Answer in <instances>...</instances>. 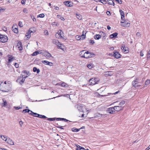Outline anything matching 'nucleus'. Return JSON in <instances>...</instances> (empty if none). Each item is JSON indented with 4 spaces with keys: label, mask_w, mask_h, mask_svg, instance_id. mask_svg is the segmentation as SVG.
<instances>
[{
    "label": "nucleus",
    "mask_w": 150,
    "mask_h": 150,
    "mask_svg": "<svg viewBox=\"0 0 150 150\" xmlns=\"http://www.w3.org/2000/svg\"><path fill=\"white\" fill-rule=\"evenodd\" d=\"M26 1L25 0H22L21 1V3L22 4H24Z\"/></svg>",
    "instance_id": "obj_58"
},
{
    "label": "nucleus",
    "mask_w": 150,
    "mask_h": 150,
    "mask_svg": "<svg viewBox=\"0 0 150 150\" xmlns=\"http://www.w3.org/2000/svg\"><path fill=\"white\" fill-rule=\"evenodd\" d=\"M96 116L98 117H100L102 116V115L100 114L99 113H97L95 114Z\"/></svg>",
    "instance_id": "obj_52"
},
{
    "label": "nucleus",
    "mask_w": 150,
    "mask_h": 150,
    "mask_svg": "<svg viewBox=\"0 0 150 150\" xmlns=\"http://www.w3.org/2000/svg\"><path fill=\"white\" fill-rule=\"evenodd\" d=\"M120 14L121 16V19L124 21L123 18H124V13L123 11L122 10H120L119 11Z\"/></svg>",
    "instance_id": "obj_20"
},
{
    "label": "nucleus",
    "mask_w": 150,
    "mask_h": 150,
    "mask_svg": "<svg viewBox=\"0 0 150 150\" xmlns=\"http://www.w3.org/2000/svg\"><path fill=\"white\" fill-rule=\"evenodd\" d=\"M18 48L19 49V50H22L23 49V47H22V44L21 43H18Z\"/></svg>",
    "instance_id": "obj_29"
},
{
    "label": "nucleus",
    "mask_w": 150,
    "mask_h": 150,
    "mask_svg": "<svg viewBox=\"0 0 150 150\" xmlns=\"http://www.w3.org/2000/svg\"><path fill=\"white\" fill-rule=\"evenodd\" d=\"M64 4L68 7H71L72 6L73 4L71 1H67L64 2Z\"/></svg>",
    "instance_id": "obj_13"
},
{
    "label": "nucleus",
    "mask_w": 150,
    "mask_h": 150,
    "mask_svg": "<svg viewBox=\"0 0 150 150\" xmlns=\"http://www.w3.org/2000/svg\"><path fill=\"white\" fill-rule=\"evenodd\" d=\"M23 76H25V75L21 74V76L18 77L16 81L17 82H19L21 84L23 83L25 80Z\"/></svg>",
    "instance_id": "obj_6"
},
{
    "label": "nucleus",
    "mask_w": 150,
    "mask_h": 150,
    "mask_svg": "<svg viewBox=\"0 0 150 150\" xmlns=\"http://www.w3.org/2000/svg\"><path fill=\"white\" fill-rule=\"evenodd\" d=\"M121 25L125 27H129L130 26V23L124 20L121 22Z\"/></svg>",
    "instance_id": "obj_5"
},
{
    "label": "nucleus",
    "mask_w": 150,
    "mask_h": 150,
    "mask_svg": "<svg viewBox=\"0 0 150 150\" xmlns=\"http://www.w3.org/2000/svg\"><path fill=\"white\" fill-rule=\"evenodd\" d=\"M94 38L96 40H99L101 38V37L99 35H95Z\"/></svg>",
    "instance_id": "obj_28"
},
{
    "label": "nucleus",
    "mask_w": 150,
    "mask_h": 150,
    "mask_svg": "<svg viewBox=\"0 0 150 150\" xmlns=\"http://www.w3.org/2000/svg\"><path fill=\"white\" fill-rule=\"evenodd\" d=\"M8 40L7 36L1 35L0 37V42L2 43H5L7 42Z\"/></svg>",
    "instance_id": "obj_7"
},
{
    "label": "nucleus",
    "mask_w": 150,
    "mask_h": 150,
    "mask_svg": "<svg viewBox=\"0 0 150 150\" xmlns=\"http://www.w3.org/2000/svg\"><path fill=\"white\" fill-rule=\"evenodd\" d=\"M87 67L89 69H91L93 67V65L91 64H89L87 65Z\"/></svg>",
    "instance_id": "obj_35"
},
{
    "label": "nucleus",
    "mask_w": 150,
    "mask_h": 150,
    "mask_svg": "<svg viewBox=\"0 0 150 150\" xmlns=\"http://www.w3.org/2000/svg\"><path fill=\"white\" fill-rule=\"evenodd\" d=\"M2 100L3 103L1 104V105L2 107H5L7 104L6 101L4 98L2 99Z\"/></svg>",
    "instance_id": "obj_17"
},
{
    "label": "nucleus",
    "mask_w": 150,
    "mask_h": 150,
    "mask_svg": "<svg viewBox=\"0 0 150 150\" xmlns=\"http://www.w3.org/2000/svg\"><path fill=\"white\" fill-rule=\"evenodd\" d=\"M33 71L34 72L36 71L37 74H38L40 72V70L39 69H37L36 67H34L33 68Z\"/></svg>",
    "instance_id": "obj_27"
},
{
    "label": "nucleus",
    "mask_w": 150,
    "mask_h": 150,
    "mask_svg": "<svg viewBox=\"0 0 150 150\" xmlns=\"http://www.w3.org/2000/svg\"><path fill=\"white\" fill-rule=\"evenodd\" d=\"M108 4H110L111 5H112L114 6V3L113 2V1H109L108 2Z\"/></svg>",
    "instance_id": "obj_45"
},
{
    "label": "nucleus",
    "mask_w": 150,
    "mask_h": 150,
    "mask_svg": "<svg viewBox=\"0 0 150 150\" xmlns=\"http://www.w3.org/2000/svg\"><path fill=\"white\" fill-rule=\"evenodd\" d=\"M42 115H40V114H38V115L37 116V117H38L42 118Z\"/></svg>",
    "instance_id": "obj_62"
},
{
    "label": "nucleus",
    "mask_w": 150,
    "mask_h": 150,
    "mask_svg": "<svg viewBox=\"0 0 150 150\" xmlns=\"http://www.w3.org/2000/svg\"><path fill=\"white\" fill-rule=\"evenodd\" d=\"M114 55V57L117 59L120 58L121 56V55L118 52H115Z\"/></svg>",
    "instance_id": "obj_19"
},
{
    "label": "nucleus",
    "mask_w": 150,
    "mask_h": 150,
    "mask_svg": "<svg viewBox=\"0 0 150 150\" xmlns=\"http://www.w3.org/2000/svg\"><path fill=\"white\" fill-rule=\"evenodd\" d=\"M58 47L60 49L62 50H64V46L62 44L60 43L57 45Z\"/></svg>",
    "instance_id": "obj_23"
},
{
    "label": "nucleus",
    "mask_w": 150,
    "mask_h": 150,
    "mask_svg": "<svg viewBox=\"0 0 150 150\" xmlns=\"http://www.w3.org/2000/svg\"><path fill=\"white\" fill-rule=\"evenodd\" d=\"M136 35L137 36H138V37H139V36H140L141 35V33H139V32H137V33H136Z\"/></svg>",
    "instance_id": "obj_56"
},
{
    "label": "nucleus",
    "mask_w": 150,
    "mask_h": 150,
    "mask_svg": "<svg viewBox=\"0 0 150 150\" xmlns=\"http://www.w3.org/2000/svg\"><path fill=\"white\" fill-rule=\"evenodd\" d=\"M115 0L120 4H121L122 3V1L121 0Z\"/></svg>",
    "instance_id": "obj_57"
},
{
    "label": "nucleus",
    "mask_w": 150,
    "mask_h": 150,
    "mask_svg": "<svg viewBox=\"0 0 150 150\" xmlns=\"http://www.w3.org/2000/svg\"><path fill=\"white\" fill-rule=\"evenodd\" d=\"M25 36L27 37V38L28 39L31 36V33L30 32H28L26 33Z\"/></svg>",
    "instance_id": "obj_30"
},
{
    "label": "nucleus",
    "mask_w": 150,
    "mask_h": 150,
    "mask_svg": "<svg viewBox=\"0 0 150 150\" xmlns=\"http://www.w3.org/2000/svg\"><path fill=\"white\" fill-rule=\"evenodd\" d=\"M3 140L6 142L8 138H7V137L5 135H1L0 137Z\"/></svg>",
    "instance_id": "obj_24"
},
{
    "label": "nucleus",
    "mask_w": 150,
    "mask_h": 150,
    "mask_svg": "<svg viewBox=\"0 0 150 150\" xmlns=\"http://www.w3.org/2000/svg\"><path fill=\"white\" fill-rule=\"evenodd\" d=\"M23 123V122L22 121H21L19 122V124L21 127H22Z\"/></svg>",
    "instance_id": "obj_54"
},
{
    "label": "nucleus",
    "mask_w": 150,
    "mask_h": 150,
    "mask_svg": "<svg viewBox=\"0 0 150 150\" xmlns=\"http://www.w3.org/2000/svg\"><path fill=\"white\" fill-rule=\"evenodd\" d=\"M121 49L122 50L123 52H125V53H127L129 51L128 48L124 44L122 45Z\"/></svg>",
    "instance_id": "obj_8"
},
{
    "label": "nucleus",
    "mask_w": 150,
    "mask_h": 150,
    "mask_svg": "<svg viewBox=\"0 0 150 150\" xmlns=\"http://www.w3.org/2000/svg\"><path fill=\"white\" fill-rule=\"evenodd\" d=\"M75 38L76 39H77V40H79L81 39V38H80V36L79 35L76 36L75 37Z\"/></svg>",
    "instance_id": "obj_49"
},
{
    "label": "nucleus",
    "mask_w": 150,
    "mask_h": 150,
    "mask_svg": "<svg viewBox=\"0 0 150 150\" xmlns=\"http://www.w3.org/2000/svg\"><path fill=\"white\" fill-rule=\"evenodd\" d=\"M12 30L13 32L15 33H17L18 32V30L17 28H14L13 27Z\"/></svg>",
    "instance_id": "obj_31"
},
{
    "label": "nucleus",
    "mask_w": 150,
    "mask_h": 150,
    "mask_svg": "<svg viewBox=\"0 0 150 150\" xmlns=\"http://www.w3.org/2000/svg\"><path fill=\"white\" fill-rule=\"evenodd\" d=\"M42 52L41 54H42L43 56L45 57H51V54L47 52Z\"/></svg>",
    "instance_id": "obj_10"
},
{
    "label": "nucleus",
    "mask_w": 150,
    "mask_h": 150,
    "mask_svg": "<svg viewBox=\"0 0 150 150\" xmlns=\"http://www.w3.org/2000/svg\"><path fill=\"white\" fill-rule=\"evenodd\" d=\"M42 52H41L39 51H36L34 52H33L32 54V56H35L39 54H41L42 53Z\"/></svg>",
    "instance_id": "obj_25"
},
{
    "label": "nucleus",
    "mask_w": 150,
    "mask_h": 150,
    "mask_svg": "<svg viewBox=\"0 0 150 150\" xmlns=\"http://www.w3.org/2000/svg\"><path fill=\"white\" fill-rule=\"evenodd\" d=\"M81 147L79 145L77 146V150H81Z\"/></svg>",
    "instance_id": "obj_51"
},
{
    "label": "nucleus",
    "mask_w": 150,
    "mask_h": 150,
    "mask_svg": "<svg viewBox=\"0 0 150 150\" xmlns=\"http://www.w3.org/2000/svg\"><path fill=\"white\" fill-rule=\"evenodd\" d=\"M31 17L32 18V19L33 21H36V18L34 17H33V18L32 16H31Z\"/></svg>",
    "instance_id": "obj_60"
},
{
    "label": "nucleus",
    "mask_w": 150,
    "mask_h": 150,
    "mask_svg": "<svg viewBox=\"0 0 150 150\" xmlns=\"http://www.w3.org/2000/svg\"><path fill=\"white\" fill-rule=\"evenodd\" d=\"M80 36V38H81V39L82 40L83 39L85 38L86 35H84L83 34H83H82V35H81Z\"/></svg>",
    "instance_id": "obj_40"
},
{
    "label": "nucleus",
    "mask_w": 150,
    "mask_h": 150,
    "mask_svg": "<svg viewBox=\"0 0 150 150\" xmlns=\"http://www.w3.org/2000/svg\"><path fill=\"white\" fill-rule=\"evenodd\" d=\"M79 130L76 128H73L72 129V131L74 132H77L79 131Z\"/></svg>",
    "instance_id": "obj_34"
},
{
    "label": "nucleus",
    "mask_w": 150,
    "mask_h": 150,
    "mask_svg": "<svg viewBox=\"0 0 150 150\" xmlns=\"http://www.w3.org/2000/svg\"><path fill=\"white\" fill-rule=\"evenodd\" d=\"M55 120V118H49L48 119V120L50 121H52Z\"/></svg>",
    "instance_id": "obj_53"
},
{
    "label": "nucleus",
    "mask_w": 150,
    "mask_h": 150,
    "mask_svg": "<svg viewBox=\"0 0 150 150\" xmlns=\"http://www.w3.org/2000/svg\"><path fill=\"white\" fill-rule=\"evenodd\" d=\"M44 33L45 35H48L49 34L48 31L46 30H44Z\"/></svg>",
    "instance_id": "obj_50"
},
{
    "label": "nucleus",
    "mask_w": 150,
    "mask_h": 150,
    "mask_svg": "<svg viewBox=\"0 0 150 150\" xmlns=\"http://www.w3.org/2000/svg\"><path fill=\"white\" fill-rule=\"evenodd\" d=\"M14 65H15V67H16V68H18L19 67V65L18 64V63H15Z\"/></svg>",
    "instance_id": "obj_55"
},
{
    "label": "nucleus",
    "mask_w": 150,
    "mask_h": 150,
    "mask_svg": "<svg viewBox=\"0 0 150 150\" xmlns=\"http://www.w3.org/2000/svg\"><path fill=\"white\" fill-rule=\"evenodd\" d=\"M38 115V114H37L36 113L34 112L33 113V114L32 115L33 116L35 117H37V116Z\"/></svg>",
    "instance_id": "obj_48"
},
{
    "label": "nucleus",
    "mask_w": 150,
    "mask_h": 150,
    "mask_svg": "<svg viewBox=\"0 0 150 150\" xmlns=\"http://www.w3.org/2000/svg\"><path fill=\"white\" fill-rule=\"evenodd\" d=\"M57 33L58 34H59V35L62 38H63V36H64V33L61 30H59Z\"/></svg>",
    "instance_id": "obj_26"
},
{
    "label": "nucleus",
    "mask_w": 150,
    "mask_h": 150,
    "mask_svg": "<svg viewBox=\"0 0 150 150\" xmlns=\"http://www.w3.org/2000/svg\"><path fill=\"white\" fill-rule=\"evenodd\" d=\"M48 65H49V66H52L53 65V63L52 62H49V64H48Z\"/></svg>",
    "instance_id": "obj_61"
},
{
    "label": "nucleus",
    "mask_w": 150,
    "mask_h": 150,
    "mask_svg": "<svg viewBox=\"0 0 150 150\" xmlns=\"http://www.w3.org/2000/svg\"><path fill=\"white\" fill-rule=\"evenodd\" d=\"M125 103V101L124 100H122L119 104L118 106H119L121 107H124L123 106Z\"/></svg>",
    "instance_id": "obj_21"
},
{
    "label": "nucleus",
    "mask_w": 150,
    "mask_h": 150,
    "mask_svg": "<svg viewBox=\"0 0 150 150\" xmlns=\"http://www.w3.org/2000/svg\"><path fill=\"white\" fill-rule=\"evenodd\" d=\"M106 13L108 15H110V12L108 11L106 12Z\"/></svg>",
    "instance_id": "obj_63"
},
{
    "label": "nucleus",
    "mask_w": 150,
    "mask_h": 150,
    "mask_svg": "<svg viewBox=\"0 0 150 150\" xmlns=\"http://www.w3.org/2000/svg\"><path fill=\"white\" fill-rule=\"evenodd\" d=\"M150 57V50H149L148 51L147 54V59H148Z\"/></svg>",
    "instance_id": "obj_46"
},
{
    "label": "nucleus",
    "mask_w": 150,
    "mask_h": 150,
    "mask_svg": "<svg viewBox=\"0 0 150 150\" xmlns=\"http://www.w3.org/2000/svg\"><path fill=\"white\" fill-rule=\"evenodd\" d=\"M18 25L20 27H23V24L22 23V22H21V21H19L18 23Z\"/></svg>",
    "instance_id": "obj_41"
},
{
    "label": "nucleus",
    "mask_w": 150,
    "mask_h": 150,
    "mask_svg": "<svg viewBox=\"0 0 150 150\" xmlns=\"http://www.w3.org/2000/svg\"><path fill=\"white\" fill-rule=\"evenodd\" d=\"M150 83V80H146L145 83V85H148Z\"/></svg>",
    "instance_id": "obj_44"
},
{
    "label": "nucleus",
    "mask_w": 150,
    "mask_h": 150,
    "mask_svg": "<svg viewBox=\"0 0 150 150\" xmlns=\"http://www.w3.org/2000/svg\"><path fill=\"white\" fill-rule=\"evenodd\" d=\"M22 75H25V76H23V77L25 79L27 77H28L30 75V74L28 71H27L26 70H24L22 72Z\"/></svg>",
    "instance_id": "obj_9"
},
{
    "label": "nucleus",
    "mask_w": 150,
    "mask_h": 150,
    "mask_svg": "<svg viewBox=\"0 0 150 150\" xmlns=\"http://www.w3.org/2000/svg\"><path fill=\"white\" fill-rule=\"evenodd\" d=\"M30 110L26 109L24 110L23 111V112L24 113H25L26 112H30Z\"/></svg>",
    "instance_id": "obj_47"
},
{
    "label": "nucleus",
    "mask_w": 150,
    "mask_h": 150,
    "mask_svg": "<svg viewBox=\"0 0 150 150\" xmlns=\"http://www.w3.org/2000/svg\"><path fill=\"white\" fill-rule=\"evenodd\" d=\"M76 106L78 110L81 112H83L84 109L85 110H86V107L85 105L83 104H79L76 105Z\"/></svg>",
    "instance_id": "obj_4"
},
{
    "label": "nucleus",
    "mask_w": 150,
    "mask_h": 150,
    "mask_svg": "<svg viewBox=\"0 0 150 150\" xmlns=\"http://www.w3.org/2000/svg\"><path fill=\"white\" fill-rule=\"evenodd\" d=\"M6 142L9 144L12 145H14L13 141L12 140V139L10 138H8L7 140L6 141Z\"/></svg>",
    "instance_id": "obj_14"
},
{
    "label": "nucleus",
    "mask_w": 150,
    "mask_h": 150,
    "mask_svg": "<svg viewBox=\"0 0 150 150\" xmlns=\"http://www.w3.org/2000/svg\"><path fill=\"white\" fill-rule=\"evenodd\" d=\"M115 111L118 112L120 110H122L124 108V107H121L118 106H116L114 107Z\"/></svg>",
    "instance_id": "obj_12"
},
{
    "label": "nucleus",
    "mask_w": 150,
    "mask_h": 150,
    "mask_svg": "<svg viewBox=\"0 0 150 150\" xmlns=\"http://www.w3.org/2000/svg\"><path fill=\"white\" fill-rule=\"evenodd\" d=\"M57 120H64L66 122H67L68 121V120L65 119H64V118H57Z\"/></svg>",
    "instance_id": "obj_38"
},
{
    "label": "nucleus",
    "mask_w": 150,
    "mask_h": 150,
    "mask_svg": "<svg viewBox=\"0 0 150 150\" xmlns=\"http://www.w3.org/2000/svg\"><path fill=\"white\" fill-rule=\"evenodd\" d=\"M57 17L58 18L61 19L62 21H64L65 20L64 18L60 15H57Z\"/></svg>",
    "instance_id": "obj_32"
},
{
    "label": "nucleus",
    "mask_w": 150,
    "mask_h": 150,
    "mask_svg": "<svg viewBox=\"0 0 150 150\" xmlns=\"http://www.w3.org/2000/svg\"><path fill=\"white\" fill-rule=\"evenodd\" d=\"M45 15L44 14L42 13L39 15H38L37 16V17H40L41 18H42L44 17H45Z\"/></svg>",
    "instance_id": "obj_37"
},
{
    "label": "nucleus",
    "mask_w": 150,
    "mask_h": 150,
    "mask_svg": "<svg viewBox=\"0 0 150 150\" xmlns=\"http://www.w3.org/2000/svg\"><path fill=\"white\" fill-rule=\"evenodd\" d=\"M52 42L53 44H56L57 45L60 43L57 40L55 39H53Z\"/></svg>",
    "instance_id": "obj_22"
},
{
    "label": "nucleus",
    "mask_w": 150,
    "mask_h": 150,
    "mask_svg": "<svg viewBox=\"0 0 150 150\" xmlns=\"http://www.w3.org/2000/svg\"><path fill=\"white\" fill-rule=\"evenodd\" d=\"M54 9L56 10H59V7H58V6H54Z\"/></svg>",
    "instance_id": "obj_59"
},
{
    "label": "nucleus",
    "mask_w": 150,
    "mask_h": 150,
    "mask_svg": "<svg viewBox=\"0 0 150 150\" xmlns=\"http://www.w3.org/2000/svg\"><path fill=\"white\" fill-rule=\"evenodd\" d=\"M24 13H28V10L26 8H24L23 10Z\"/></svg>",
    "instance_id": "obj_42"
},
{
    "label": "nucleus",
    "mask_w": 150,
    "mask_h": 150,
    "mask_svg": "<svg viewBox=\"0 0 150 150\" xmlns=\"http://www.w3.org/2000/svg\"><path fill=\"white\" fill-rule=\"evenodd\" d=\"M107 111L108 113L110 114H113L115 112L114 107L108 108Z\"/></svg>",
    "instance_id": "obj_11"
},
{
    "label": "nucleus",
    "mask_w": 150,
    "mask_h": 150,
    "mask_svg": "<svg viewBox=\"0 0 150 150\" xmlns=\"http://www.w3.org/2000/svg\"><path fill=\"white\" fill-rule=\"evenodd\" d=\"M150 149V145L149 146L147 147V148L145 149V150H149V149Z\"/></svg>",
    "instance_id": "obj_64"
},
{
    "label": "nucleus",
    "mask_w": 150,
    "mask_h": 150,
    "mask_svg": "<svg viewBox=\"0 0 150 150\" xmlns=\"http://www.w3.org/2000/svg\"><path fill=\"white\" fill-rule=\"evenodd\" d=\"M42 62L44 64H45L47 65H48L49 62L48 61L46 60L42 61Z\"/></svg>",
    "instance_id": "obj_36"
},
{
    "label": "nucleus",
    "mask_w": 150,
    "mask_h": 150,
    "mask_svg": "<svg viewBox=\"0 0 150 150\" xmlns=\"http://www.w3.org/2000/svg\"><path fill=\"white\" fill-rule=\"evenodd\" d=\"M8 62L10 63L13 61L15 59L14 57L11 55H8Z\"/></svg>",
    "instance_id": "obj_15"
},
{
    "label": "nucleus",
    "mask_w": 150,
    "mask_h": 150,
    "mask_svg": "<svg viewBox=\"0 0 150 150\" xmlns=\"http://www.w3.org/2000/svg\"><path fill=\"white\" fill-rule=\"evenodd\" d=\"M99 81V79L98 78H93L89 80V83L91 85H94L98 83Z\"/></svg>",
    "instance_id": "obj_3"
},
{
    "label": "nucleus",
    "mask_w": 150,
    "mask_h": 150,
    "mask_svg": "<svg viewBox=\"0 0 150 150\" xmlns=\"http://www.w3.org/2000/svg\"><path fill=\"white\" fill-rule=\"evenodd\" d=\"M0 90L3 92H8L11 91V85L8 83L7 84L6 81L4 83H1L0 85Z\"/></svg>",
    "instance_id": "obj_1"
},
{
    "label": "nucleus",
    "mask_w": 150,
    "mask_h": 150,
    "mask_svg": "<svg viewBox=\"0 0 150 150\" xmlns=\"http://www.w3.org/2000/svg\"><path fill=\"white\" fill-rule=\"evenodd\" d=\"M138 83V79H136L135 80L132 81V83L133 86L135 87H136V86Z\"/></svg>",
    "instance_id": "obj_16"
},
{
    "label": "nucleus",
    "mask_w": 150,
    "mask_h": 150,
    "mask_svg": "<svg viewBox=\"0 0 150 150\" xmlns=\"http://www.w3.org/2000/svg\"><path fill=\"white\" fill-rule=\"evenodd\" d=\"M118 34L117 33H113L110 35V37L111 38H116L117 37Z\"/></svg>",
    "instance_id": "obj_18"
},
{
    "label": "nucleus",
    "mask_w": 150,
    "mask_h": 150,
    "mask_svg": "<svg viewBox=\"0 0 150 150\" xmlns=\"http://www.w3.org/2000/svg\"><path fill=\"white\" fill-rule=\"evenodd\" d=\"M61 86L62 87H67V86H68V85L64 82H63L62 83V84H61Z\"/></svg>",
    "instance_id": "obj_43"
},
{
    "label": "nucleus",
    "mask_w": 150,
    "mask_h": 150,
    "mask_svg": "<svg viewBox=\"0 0 150 150\" xmlns=\"http://www.w3.org/2000/svg\"><path fill=\"white\" fill-rule=\"evenodd\" d=\"M55 37L56 38H62L59 35V34H58L57 33L55 34Z\"/></svg>",
    "instance_id": "obj_39"
},
{
    "label": "nucleus",
    "mask_w": 150,
    "mask_h": 150,
    "mask_svg": "<svg viewBox=\"0 0 150 150\" xmlns=\"http://www.w3.org/2000/svg\"><path fill=\"white\" fill-rule=\"evenodd\" d=\"M77 18L79 20H81L82 18L81 16L79 14H76Z\"/></svg>",
    "instance_id": "obj_33"
},
{
    "label": "nucleus",
    "mask_w": 150,
    "mask_h": 150,
    "mask_svg": "<svg viewBox=\"0 0 150 150\" xmlns=\"http://www.w3.org/2000/svg\"><path fill=\"white\" fill-rule=\"evenodd\" d=\"M79 54L81 57L87 59L90 58L92 55H95L93 53L90 52L88 51H86L85 50L81 51L79 53Z\"/></svg>",
    "instance_id": "obj_2"
}]
</instances>
